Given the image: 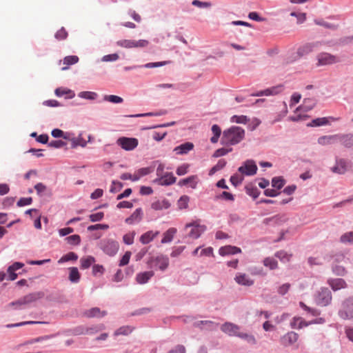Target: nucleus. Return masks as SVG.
Here are the masks:
<instances>
[{
  "mask_svg": "<svg viewBox=\"0 0 353 353\" xmlns=\"http://www.w3.org/2000/svg\"><path fill=\"white\" fill-rule=\"evenodd\" d=\"M245 137V130L239 126H232L223 132L221 145L229 146L240 143Z\"/></svg>",
  "mask_w": 353,
  "mask_h": 353,
  "instance_id": "obj_1",
  "label": "nucleus"
},
{
  "mask_svg": "<svg viewBox=\"0 0 353 353\" xmlns=\"http://www.w3.org/2000/svg\"><path fill=\"white\" fill-rule=\"evenodd\" d=\"M279 92L278 90H263L256 93H252L246 97L237 96L235 97V100L238 103H244V105L245 106L254 104L261 106L262 103L265 101V99H254V97L273 96L278 94Z\"/></svg>",
  "mask_w": 353,
  "mask_h": 353,
  "instance_id": "obj_2",
  "label": "nucleus"
},
{
  "mask_svg": "<svg viewBox=\"0 0 353 353\" xmlns=\"http://www.w3.org/2000/svg\"><path fill=\"white\" fill-rule=\"evenodd\" d=\"M338 315L343 320L353 319V296H349L342 301Z\"/></svg>",
  "mask_w": 353,
  "mask_h": 353,
  "instance_id": "obj_3",
  "label": "nucleus"
},
{
  "mask_svg": "<svg viewBox=\"0 0 353 353\" xmlns=\"http://www.w3.org/2000/svg\"><path fill=\"white\" fill-rule=\"evenodd\" d=\"M99 247L105 254L110 256H113L117 254L119 248V244L113 239H104L100 241Z\"/></svg>",
  "mask_w": 353,
  "mask_h": 353,
  "instance_id": "obj_4",
  "label": "nucleus"
},
{
  "mask_svg": "<svg viewBox=\"0 0 353 353\" xmlns=\"http://www.w3.org/2000/svg\"><path fill=\"white\" fill-rule=\"evenodd\" d=\"M332 296L327 288H321L314 295V301L320 306H327L331 303Z\"/></svg>",
  "mask_w": 353,
  "mask_h": 353,
  "instance_id": "obj_5",
  "label": "nucleus"
},
{
  "mask_svg": "<svg viewBox=\"0 0 353 353\" xmlns=\"http://www.w3.org/2000/svg\"><path fill=\"white\" fill-rule=\"evenodd\" d=\"M117 45L119 47L124 48H145L148 46L149 42L145 39H140L139 41L131 40V39H121L117 41Z\"/></svg>",
  "mask_w": 353,
  "mask_h": 353,
  "instance_id": "obj_6",
  "label": "nucleus"
},
{
  "mask_svg": "<svg viewBox=\"0 0 353 353\" xmlns=\"http://www.w3.org/2000/svg\"><path fill=\"white\" fill-rule=\"evenodd\" d=\"M257 165L252 159H248L238 168V171L246 176H253L257 172Z\"/></svg>",
  "mask_w": 353,
  "mask_h": 353,
  "instance_id": "obj_7",
  "label": "nucleus"
},
{
  "mask_svg": "<svg viewBox=\"0 0 353 353\" xmlns=\"http://www.w3.org/2000/svg\"><path fill=\"white\" fill-rule=\"evenodd\" d=\"M150 268L158 267L161 271H164L169 265V259L167 256L161 255L157 257H152L148 261Z\"/></svg>",
  "mask_w": 353,
  "mask_h": 353,
  "instance_id": "obj_8",
  "label": "nucleus"
},
{
  "mask_svg": "<svg viewBox=\"0 0 353 353\" xmlns=\"http://www.w3.org/2000/svg\"><path fill=\"white\" fill-rule=\"evenodd\" d=\"M138 139L136 138L120 137L117 140V144L123 150L130 151L138 145Z\"/></svg>",
  "mask_w": 353,
  "mask_h": 353,
  "instance_id": "obj_9",
  "label": "nucleus"
},
{
  "mask_svg": "<svg viewBox=\"0 0 353 353\" xmlns=\"http://www.w3.org/2000/svg\"><path fill=\"white\" fill-rule=\"evenodd\" d=\"M318 63L317 65H331L339 61L337 57L327 52L320 53L316 57Z\"/></svg>",
  "mask_w": 353,
  "mask_h": 353,
  "instance_id": "obj_10",
  "label": "nucleus"
},
{
  "mask_svg": "<svg viewBox=\"0 0 353 353\" xmlns=\"http://www.w3.org/2000/svg\"><path fill=\"white\" fill-rule=\"evenodd\" d=\"M241 327L230 322H225L221 326V330L230 336L238 337L240 334Z\"/></svg>",
  "mask_w": 353,
  "mask_h": 353,
  "instance_id": "obj_11",
  "label": "nucleus"
},
{
  "mask_svg": "<svg viewBox=\"0 0 353 353\" xmlns=\"http://www.w3.org/2000/svg\"><path fill=\"white\" fill-rule=\"evenodd\" d=\"M108 314L107 311L101 310L98 307H94L83 312L82 316L86 318H97L101 319Z\"/></svg>",
  "mask_w": 353,
  "mask_h": 353,
  "instance_id": "obj_12",
  "label": "nucleus"
},
{
  "mask_svg": "<svg viewBox=\"0 0 353 353\" xmlns=\"http://www.w3.org/2000/svg\"><path fill=\"white\" fill-rule=\"evenodd\" d=\"M176 181V177L172 172H166L163 176L155 179L154 182L159 185L168 186L174 184Z\"/></svg>",
  "mask_w": 353,
  "mask_h": 353,
  "instance_id": "obj_13",
  "label": "nucleus"
},
{
  "mask_svg": "<svg viewBox=\"0 0 353 353\" xmlns=\"http://www.w3.org/2000/svg\"><path fill=\"white\" fill-rule=\"evenodd\" d=\"M334 173L343 174L347 170V161L345 159L336 158L335 165L331 168Z\"/></svg>",
  "mask_w": 353,
  "mask_h": 353,
  "instance_id": "obj_14",
  "label": "nucleus"
},
{
  "mask_svg": "<svg viewBox=\"0 0 353 353\" xmlns=\"http://www.w3.org/2000/svg\"><path fill=\"white\" fill-rule=\"evenodd\" d=\"M320 46L319 42L307 43L300 46L297 50V54L299 57L305 56L312 52Z\"/></svg>",
  "mask_w": 353,
  "mask_h": 353,
  "instance_id": "obj_15",
  "label": "nucleus"
},
{
  "mask_svg": "<svg viewBox=\"0 0 353 353\" xmlns=\"http://www.w3.org/2000/svg\"><path fill=\"white\" fill-rule=\"evenodd\" d=\"M339 140L343 147L353 150V133L339 134Z\"/></svg>",
  "mask_w": 353,
  "mask_h": 353,
  "instance_id": "obj_16",
  "label": "nucleus"
},
{
  "mask_svg": "<svg viewBox=\"0 0 353 353\" xmlns=\"http://www.w3.org/2000/svg\"><path fill=\"white\" fill-rule=\"evenodd\" d=\"M327 284L330 286L332 290L337 291L341 289L346 288L347 285L345 281L343 279H327Z\"/></svg>",
  "mask_w": 353,
  "mask_h": 353,
  "instance_id": "obj_17",
  "label": "nucleus"
},
{
  "mask_svg": "<svg viewBox=\"0 0 353 353\" xmlns=\"http://www.w3.org/2000/svg\"><path fill=\"white\" fill-rule=\"evenodd\" d=\"M44 295V292L41 291L32 292L21 298V303H24V305L29 304L42 299Z\"/></svg>",
  "mask_w": 353,
  "mask_h": 353,
  "instance_id": "obj_18",
  "label": "nucleus"
},
{
  "mask_svg": "<svg viewBox=\"0 0 353 353\" xmlns=\"http://www.w3.org/2000/svg\"><path fill=\"white\" fill-rule=\"evenodd\" d=\"M143 215L142 209L141 208H137L129 217L125 219V222L129 225L138 223L141 221Z\"/></svg>",
  "mask_w": 353,
  "mask_h": 353,
  "instance_id": "obj_19",
  "label": "nucleus"
},
{
  "mask_svg": "<svg viewBox=\"0 0 353 353\" xmlns=\"http://www.w3.org/2000/svg\"><path fill=\"white\" fill-rule=\"evenodd\" d=\"M298 339V334L294 332H289L281 338V342L283 345L288 346L296 342Z\"/></svg>",
  "mask_w": 353,
  "mask_h": 353,
  "instance_id": "obj_20",
  "label": "nucleus"
},
{
  "mask_svg": "<svg viewBox=\"0 0 353 353\" xmlns=\"http://www.w3.org/2000/svg\"><path fill=\"white\" fill-rule=\"evenodd\" d=\"M338 141H339V134L322 136L317 141L318 143L322 145H332Z\"/></svg>",
  "mask_w": 353,
  "mask_h": 353,
  "instance_id": "obj_21",
  "label": "nucleus"
},
{
  "mask_svg": "<svg viewBox=\"0 0 353 353\" xmlns=\"http://www.w3.org/2000/svg\"><path fill=\"white\" fill-rule=\"evenodd\" d=\"M186 227H192L188 234L192 239H198L205 230V225H194V223H189Z\"/></svg>",
  "mask_w": 353,
  "mask_h": 353,
  "instance_id": "obj_22",
  "label": "nucleus"
},
{
  "mask_svg": "<svg viewBox=\"0 0 353 353\" xmlns=\"http://www.w3.org/2000/svg\"><path fill=\"white\" fill-rule=\"evenodd\" d=\"M240 252H241V248L233 245L223 246L219 250V253L221 256L236 254Z\"/></svg>",
  "mask_w": 353,
  "mask_h": 353,
  "instance_id": "obj_23",
  "label": "nucleus"
},
{
  "mask_svg": "<svg viewBox=\"0 0 353 353\" xmlns=\"http://www.w3.org/2000/svg\"><path fill=\"white\" fill-rule=\"evenodd\" d=\"M194 148V144L191 142H185L176 146L174 151L177 154H186Z\"/></svg>",
  "mask_w": 353,
  "mask_h": 353,
  "instance_id": "obj_24",
  "label": "nucleus"
},
{
  "mask_svg": "<svg viewBox=\"0 0 353 353\" xmlns=\"http://www.w3.org/2000/svg\"><path fill=\"white\" fill-rule=\"evenodd\" d=\"M234 280L238 284L241 285L251 286L254 284V281L245 274H239L235 276Z\"/></svg>",
  "mask_w": 353,
  "mask_h": 353,
  "instance_id": "obj_25",
  "label": "nucleus"
},
{
  "mask_svg": "<svg viewBox=\"0 0 353 353\" xmlns=\"http://www.w3.org/2000/svg\"><path fill=\"white\" fill-rule=\"evenodd\" d=\"M154 275L153 271H146L139 273L136 276V281L139 284H145Z\"/></svg>",
  "mask_w": 353,
  "mask_h": 353,
  "instance_id": "obj_26",
  "label": "nucleus"
},
{
  "mask_svg": "<svg viewBox=\"0 0 353 353\" xmlns=\"http://www.w3.org/2000/svg\"><path fill=\"white\" fill-rule=\"evenodd\" d=\"M218 324L215 323L214 322L212 321H199L195 323H194L193 326L194 327H198L201 330L203 329L204 326H206L208 330H212L216 327Z\"/></svg>",
  "mask_w": 353,
  "mask_h": 353,
  "instance_id": "obj_27",
  "label": "nucleus"
},
{
  "mask_svg": "<svg viewBox=\"0 0 353 353\" xmlns=\"http://www.w3.org/2000/svg\"><path fill=\"white\" fill-rule=\"evenodd\" d=\"M171 206V203L170 201L164 199L161 201L157 200L154 202H153L151 205V208L155 210H165L168 209Z\"/></svg>",
  "mask_w": 353,
  "mask_h": 353,
  "instance_id": "obj_28",
  "label": "nucleus"
},
{
  "mask_svg": "<svg viewBox=\"0 0 353 353\" xmlns=\"http://www.w3.org/2000/svg\"><path fill=\"white\" fill-rule=\"evenodd\" d=\"M310 324L311 323H307L301 317H294L290 323V326L293 329H301Z\"/></svg>",
  "mask_w": 353,
  "mask_h": 353,
  "instance_id": "obj_29",
  "label": "nucleus"
},
{
  "mask_svg": "<svg viewBox=\"0 0 353 353\" xmlns=\"http://www.w3.org/2000/svg\"><path fill=\"white\" fill-rule=\"evenodd\" d=\"M79 57L76 55H70L65 57L62 61L64 66L61 68V70H68L70 65L77 63L79 61Z\"/></svg>",
  "mask_w": 353,
  "mask_h": 353,
  "instance_id": "obj_30",
  "label": "nucleus"
},
{
  "mask_svg": "<svg viewBox=\"0 0 353 353\" xmlns=\"http://www.w3.org/2000/svg\"><path fill=\"white\" fill-rule=\"evenodd\" d=\"M34 188L37 191V194L39 196H43V195L51 196L52 192L50 190H48L46 185H45L42 183H37Z\"/></svg>",
  "mask_w": 353,
  "mask_h": 353,
  "instance_id": "obj_31",
  "label": "nucleus"
},
{
  "mask_svg": "<svg viewBox=\"0 0 353 353\" xmlns=\"http://www.w3.org/2000/svg\"><path fill=\"white\" fill-rule=\"evenodd\" d=\"M158 234L159 232H156L154 233L152 231H148L140 236L139 240L141 243L148 244L150 242L152 241Z\"/></svg>",
  "mask_w": 353,
  "mask_h": 353,
  "instance_id": "obj_32",
  "label": "nucleus"
},
{
  "mask_svg": "<svg viewBox=\"0 0 353 353\" xmlns=\"http://www.w3.org/2000/svg\"><path fill=\"white\" fill-rule=\"evenodd\" d=\"M54 91L57 97H63L65 99H70L75 96L73 90H54Z\"/></svg>",
  "mask_w": 353,
  "mask_h": 353,
  "instance_id": "obj_33",
  "label": "nucleus"
},
{
  "mask_svg": "<svg viewBox=\"0 0 353 353\" xmlns=\"http://www.w3.org/2000/svg\"><path fill=\"white\" fill-rule=\"evenodd\" d=\"M315 105V102L310 99H304L303 103L299 108L298 111L301 112H308L311 110Z\"/></svg>",
  "mask_w": 353,
  "mask_h": 353,
  "instance_id": "obj_34",
  "label": "nucleus"
},
{
  "mask_svg": "<svg viewBox=\"0 0 353 353\" xmlns=\"http://www.w3.org/2000/svg\"><path fill=\"white\" fill-rule=\"evenodd\" d=\"M96 259L92 256H88L86 257H83L80 259L81 268L82 270H85L89 268L94 262Z\"/></svg>",
  "mask_w": 353,
  "mask_h": 353,
  "instance_id": "obj_35",
  "label": "nucleus"
},
{
  "mask_svg": "<svg viewBox=\"0 0 353 353\" xmlns=\"http://www.w3.org/2000/svg\"><path fill=\"white\" fill-rule=\"evenodd\" d=\"M176 233V229L174 228H169L164 234L161 239V243H168L172 241L174 235Z\"/></svg>",
  "mask_w": 353,
  "mask_h": 353,
  "instance_id": "obj_36",
  "label": "nucleus"
},
{
  "mask_svg": "<svg viewBox=\"0 0 353 353\" xmlns=\"http://www.w3.org/2000/svg\"><path fill=\"white\" fill-rule=\"evenodd\" d=\"M105 329V326L103 323L86 326V334L93 335Z\"/></svg>",
  "mask_w": 353,
  "mask_h": 353,
  "instance_id": "obj_37",
  "label": "nucleus"
},
{
  "mask_svg": "<svg viewBox=\"0 0 353 353\" xmlns=\"http://www.w3.org/2000/svg\"><path fill=\"white\" fill-rule=\"evenodd\" d=\"M314 23L317 26H323L327 29H330L332 30H335L339 28L338 25L328 23L323 19H315L314 20Z\"/></svg>",
  "mask_w": 353,
  "mask_h": 353,
  "instance_id": "obj_38",
  "label": "nucleus"
},
{
  "mask_svg": "<svg viewBox=\"0 0 353 353\" xmlns=\"http://www.w3.org/2000/svg\"><path fill=\"white\" fill-rule=\"evenodd\" d=\"M68 140L71 142V148H76L78 146L84 148L87 145L86 141H85L81 136L78 137H70V139Z\"/></svg>",
  "mask_w": 353,
  "mask_h": 353,
  "instance_id": "obj_39",
  "label": "nucleus"
},
{
  "mask_svg": "<svg viewBox=\"0 0 353 353\" xmlns=\"http://www.w3.org/2000/svg\"><path fill=\"white\" fill-rule=\"evenodd\" d=\"M69 280L74 283H77L80 280V273L78 268L76 267H72L69 268Z\"/></svg>",
  "mask_w": 353,
  "mask_h": 353,
  "instance_id": "obj_40",
  "label": "nucleus"
},
{
  "mask_svg": "<svg viewBox=\"0 0 353 353\" xmlns=\"http://www.w3.org/2000/svg\"><path fill=\"white\" fill-rule=\"evenodd\" d=\"M211 130L213 133V136L211 137L210 141L212 143H216L218 142L219 139L221 134V129L217 124H214L211 128Z\"/></svg>",
  "mask_w": 353,
  "mask_h": 353,
  "instance_id": "obj_41",
  "label": "nucleus"
},
{
  "mask_svg": "<svg viewBox=\"0 0 353 353\" xmlns=\"http://www.w3.org/2000/svg\"><path fill=\"white\" fill-rule=\"evenodd\" d=\"M245 190L246 194L252 197L254 199H256L261 193V192L256 186L252 185H246L245 187Z\"/></svg>",
  "mask_w": 353,
  "mask_h": 353,
  "instance_id": "obj_42",
  "label": "nucleus"
},
{
  "mask_svg": "<svg viewBox=\"0 0 353 353\" xmlns=\"http://www.w3.org/2000/svg\"><path fill=\"white\" fill-rule=\"evenodd\" d=\"M134 330V327H131L130 325H123L118 328L114 332L115 336H119V335H123V336H128Z\"/></svg>",
  "mask_w": 353,
  "mask_h": 353,
  "instance_id": "obj_43",
  "label": "nucleus"
},
{
  "mask_svg": "<svg viewBox=\"0 0 353 353\" xmlns=\"http://www.w3.org/2000/svg\"><path fill=\"white\" fill-rule=\"evenodd\" d=\"M234 195L232 193L223 191L221 193L216 194L214 197V200H223L227 201H234Z\"/></svg>",
  "mask_w": 353,
  "mask_h": 353,
  "instance_id": "obj_44",
  "label": "nucleus"
},
{
  "mask_svg": "<svg viewBox=\"0 0 353 353\" xmlns=\"http://www.w3.org/2000/svg\"><path fill=\"white\" fill-rule=\"evenodd\" d=\"M329 123L328 119L327 117H321L316 118L307 124V126L310 127H319L327 125Z\"/></svg>",
  "mask_w": 353,
  "mask_h": 353,
  "instance_id": "obj_45",
  "label": "nucleus"
},
{
  "mask_svg": "<svg viewBox=\"0 0 353 353\" xmlns=\"http://www.w3.org/2000/svg\"><path fill=\"white\" fill-rule=\"evenodd\" d=\"M263 265L270 270H276L278 268L277 261L272 257H266L263 261Z\"/></svg>",
  "mask_w": 353,
  "mask_h": 353,
  "instance_id": "obj_46",
  "label": "nucleus"
},
{
  "mask_svg": "<svg viewBox=\"0 0 353 353\" xmlns=\"http://www.w3.org/2000/svg\"><path fill=\"white\" fill-rule=\"evenodd\" d=\"M286 181L282 176H275L272 179V186L281 190L285 184Z\"/></svg>",
  "mask_w": 353,
  "mask_h": 353,
  "instance_id": "obj_47",
  "label": "nucleus"
},
{
  "mask_svg": "<svg viewBox=\"0 0 353 353\" xmlns=\"http://www.w3.org/2000/svg\"><path fill=\"white\" fill-rule=\"evenodd\" d=\"M51 135L54 138H63L68 140L70 139V134L68 132H64L59 128H54L52 130Z\"/></svg>",
  "mask_w": 353,
  "mask_h": 353,
  "instance_id": "obj_48",
  "label": "nucleus"
},
{
  "mask_svg": "<svg viewBox=\"0 0 353 353\" xmlns=\"http://www.w3.org/2000/svg\"><path fill=\"white\" fill-rule=\"evenodd\" d=\"M239 338L245 340L247 341L249 344L251 345H255L256 344V339L254 337V335L251 334L244 333V332H240V334L238 336Z\"/></svg>",
  "mask_w": 353,
  "mask_h": 353,
  "instance_id": "obj_49",
  "label": "nucleus"
},
{
  "mask_svg": "<svg viewBox=\"0 0 353 353\" xmlns=\"http://www.w3.org/2000/svg\"><path fill=\"white\" fill-rule=\"evenodd\" d=\"M65 241L70 245H79L81 243V237L79 234H73L66 237Z\"/></svg>",
  "mask_w": 353,
  "mask_h": 353,
  "instance_id": "obj_50",
  "label": "nucleus"
},
{
  "mask_svg": "<svg viewBox=\"0 0 353 353\" xmlns=\"http://www.w3.org/2000/svg\"><path fill=\"white\" fill-rule=\"evenodd\" d=\"M187 181L186 186L190 187L192 189H196L199 180L196 175H191L187 177Z\"/></svg>",
  "mask_w": 353,
  "mask_h": 353,
  "instance_id": "obj_51",
  "label": "nucleus"
},
{
  "mask_svg": "<svg viewBox=\"0 0 353 353\" xmlns=\"http://www.w3.org/2000/svg\"><path fill=\"white\" fill-rule=\"evenodd\" d=\"M340 241L343 243L353 244V231L347 232L341 235Z\"/></svg>",
  "mask_w": 353,
  "mask_h": 353,
  "instance_id": "obj_52",
  "label": "nucleus"
},
{
  "mask_svg": "<svg viewBox=\"0 0 353 353\" xmlns=\"http://www.w3.org/2000/svg\"><path fill=\"white\" fill-rule=\"evenodd\" d=\"M332 272L337 276H345L347 274V271L343 266L339 265H333L332 267Z\"/></svg>",
  "mask_w": 353,
  "mask_h": 353,
  "instance_id": "obj_53",
  "label": "nucleus"
},
{
  "mask_svg": "<svg viewBox=\"0 0 353 353\" xmlns=\"http://www.w3.org/2000/svg\"><path fill=\"white\" fill-rule=\"evenodd\" d=\"M77 259H78V255L73 252H68V254L63 255L59 259V263H63V262L69 261H77Z\"/></svg>",
  "mask_w": 353,
  "mask_h": 353,
  "instance_id": "obj_54",
  "label": "nucleus"
},
{
  "mask_svg": "<svg viewBox=\"0 0 353 353\" xmlns=\"http://www.w3.org/2000/svg\"><path fill=\"white\" fill-rule=\"evenodd\" d=\"M190 197L187 195L181 196L178 200V205L179 209H186L188 207Z\"/></svg>",
  "mask_w": 353,
  "mask_h": 353,
  "instance_id": "obj_55",
  "label": "nucleus"
},
{
  "mask_svg": "<svg viewBox=\"0 0 353 353\" xmlns=\"http://www.w3.org/2000/svg\"><path fill=\"white\" fill-rule=\"evenodd\" d=\"M232 151V148H230L228 149H226V148H219L216 150H215V152L212 154V157L218 158V157H223V156L226 155L228 153H229V152H230Z\"/></svg>",
  "mask_w": 353,
  "mask_h": 353,
  "instance_id": "obj_56",
  "label": "nucleus"
},
{
  "mask_svg": "<svg viewBox=\"0 0 353 353\" xmlns=\"http://www.w3.org/2000/svg\"><path fill=\"white\" fill-rule=\"evenodd\" d=\"M78 96L80 98L89 99V100H94L97 97V94L94 92H81Z\"/></svg>",
  "mask_w": 353,
  "mask_h": 353,
  "instance_id": "obj_57",
  "label": "nucleus"
},
{
  "mask_svg": "<svg viewBox=\"0 0 353 353\" xmlns=\"http://www.w3.org/2000/svg\"><path fill=\"white\" fill-rule=\"evenodd\" d=\"M249 118L245 115H234L231 118V121L236 123H246L249 121Z\"/></svg>",
  "mask_w": 353,
  "mask_h": 353,
  "instance_id": "obj_58",
  "label": "nucleus"
},
{
  "mask_svg": "<svg viewBox=\"0 0 353 353\" xmlns=\"http://www.w3.org/2000/svg\"><path fill=\"white\" fill-rule=\"evenodd\" d=\"M290 16L296 18L298 24H301L304 23L306 20V14L304 12H292L290 13Z\"/></svg>",
  "mask_w": 353,
  "mask_h": 353,
  "instance_id": "obj_59",
  "label": "nucleus"
},
{
  "mask_svg": "<svg viewBox=\"0 0 353 353\" xmlns=\"http://www.w3.org/2000/svg\"><path fill=\"white\" fill-rule=\"evenodd\" d=\"M135 234L136 233L134 231L125 234L123 236V241L124 243H125L126 245H132L134 243Z\"/></svg>",
  "mask_w": 353,
  "mask_h": 353,
  "instance_id": "obj_60",
  "label": "nucleus"
},
{
  "mask_svg": "<svg viewBox=\"0 0 353 353\" xmlns=\"http://www.w3.org/2000/svg\"><path fill=\"white\" fill-rule=\"evenodd\" d=\"M67 145V143L62 140H54L48 143V147L52 148H61Z\"/></svg>",
  "mask_w": 353,
  "mask_h": 353,
  "instance_id": "obj_61",
  "label": "nucleus"
},
{
  "mask_svg": "<svg viewBox=\"0 0 353 353\" xmlns=\"http://www.w3.org/2000/svg\"><path fill=\"white\" fill-rule=\"evenodd\" d=\"M104 100L110 101L112 103H121L123 102V99L117 95H105Z\"/></svg>",
  "mask_w": 353,
  "mask_h": 353,
  "instance_id": "obj_62",
  "label": "nucleus"
},
{
  "mask_svg": "<svg viewBox=\"0 0 353 353\" xmlns=\"http://www.w3.org/2000/svg\"><path fill=\"white\" fill-rule=\"evenodd\" d=\"M123 186L122 183L117 181H112L110 192L112 193L117 192L122 189Z\"/></svg>",
  "mask_w": 353,
  "mask_h": 353,
  "instance_id": "obj_63",
  "label": "nucleus"
},
{
  "mask_svg": "<svg viewBox=\"0 0 353 353\" xmlns=\"http://www.w3.org/2000/svg\"><path fill=\"white\" fill-rule=\"evenodd\" d=\"M168 353H186V350L184 345H177L171 349Z\"/></svg>",
  "mask_w": 353,
  "mask_h": 353,
  "instance_id": "obj_64",
  "label": "nucleus"
}]
</instances>
